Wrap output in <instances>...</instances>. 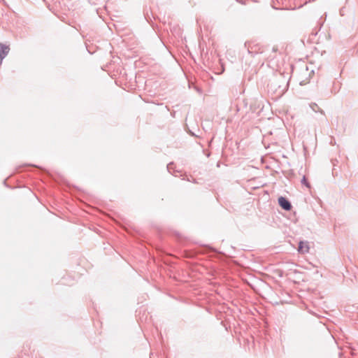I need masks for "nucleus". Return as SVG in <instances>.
I'll list each match as a JSON object with an SVG mask.
<instances>
[{"instance_id":"423d86ee","label":"nucleus","mask_w":358,"mask_h":358,"mask_svg":"<svg viewBox=\"0 0 358 358\" xmlns=\"http://www.w3.org/2000/svg\"><path fill=\"white\" fill-rule=\"evenodd\" d=\"M301 183L304 185H306V187H310V184L309 182H308L305 176L303 177L302 180H301Z\"/></svg>"},{"instance_id":"20e7f679","label":"nucleus","mask_w":358,"mask_h":358,"mask_svg":"<svg viewBox=\"0 0 358 358\" xmlns=\"http://www.w3.org/2000/svg\"><path fill=\"white\" fill-rule=\"evenodd\" d=\"M310 107L312 108L313 110L315 112H320L322 114H324V112L322 109L320 108L318 105L315 103H312L310 104Z\"/></svg>"},{"instance_id":"0eeeda50","label":"nucleus","mask_w":358,"mask_h":358,"mask_svg":"<svg viewBox=\"0 0 358 358\" xmlns=\"http://www.w3.org/2000/svg\"><path fill=\"white\" fill-rule=\"evenodd\" d=\"M187 257L189 258H192L193 257V255H191L190 253H189L188 255H187Z\"/></svg>"},{"instance_id":"6e6552de","label":"nucleus","mask_w":358,"mask_h":358,"mask_svg":"<svg viewBox=\"0 0 358 358\" xmlns=\"http://www.w3.org/2000/svg\"><path fill=\"white\" fill-rule=\"evenodd\" d=\"M236 1H238V2H239V3H242V4H244V3L243 1H241L239 0H236Z\"/></svg>"},{"instance_id":"39448f33","label":"nucleus","mask_w":358,"mask_h":358,"mask_svg":"<svg viewBox=\"0 0 358 358\" xmlns=\"http://www.w3.org/2000/svg\"><path fill=\"white\" fill-rule=\"evenodd\" d=\"M174 167H175V164L173 162H170L167 164V171L169 172V173H171L172 170L174 169Z\"/></svg>"},{"instance_id":"f03ea898","label":"nucleus","mask_w":358,"mask_h":358,"mask_svg":"<svg viewBox=\"0 0 358 358\" xmlns=\"http://www.w3.org/2000/svg\"><path fill=\"white\" fill-rule=\"evenodd\" d=\"M9 51L10 48L8 45L0 43V65L3 59L8 55Z\"/></svg>"},{"instance_id":"f257e3e1","label":"nucleus","mask_w":358,"mask_h":358,"mask_svg":"<svg viewBox=\"0 0 358 358\" xmlns=\"http://www.w3.org/2000/svg\"><path fill=\"white\" fill-rule=\"evenodd\" d=\"M279 206L285 210H290L292 208L291 202L284 196H280L278 199Z\"/></svg>"},{"instance_id":"7ed1b4c3","label":"nucleus","mask_w":358,"mask_h":358,"mask_svg":"<svg viewBox=\"0 0 358 358\" xmlns=\"http://www.w3.org/2000/svg\"><path fill=\"white\" fill-rule=\"evenodd\" d=\"M299 253L305 254L309 251V245L308 242L300 241L298 246Z\"/></svg>"}]
</instances>
